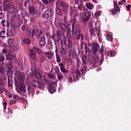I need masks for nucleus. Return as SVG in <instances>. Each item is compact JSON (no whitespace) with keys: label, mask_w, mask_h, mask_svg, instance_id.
Wrapping results in <instances>:
<instances>
[{"label":"nucleus","mask_w":131,"mask_h":131,"mask_svg":"<svg viewBox=\"0 0 131 131\" xmlns=\"http://www.w3.org/2000/svg\"><path fill=\"white\" fill-rule=\"evenodd\" d=\"M105 49V47L102 45L101 49L99 51V53L101 55V59L100 60H99V58L97 56L98 55L96 56L95 57L91 56L88 58V62L94 66H100L102 64L104 59V52Z\"/></svg>","instance_id":"f257e3e1"},{"label":"nucleus","mask_w":131,"mask_h":131,"mask_svg":"<svg viewBox=\"0 0 131 131\" xmlns=\"http://www.w3.org/2000/svg\"><path fill=\"white\" fill-rule=\"evenodd\" d=\"M80 63L78 62L77 63V66L78 68L77 70H75L76 72H73L72 75L74 80H75L77 79L79 80L80 78L81 75L82 74L84 75L86 72V71L84 69H81L79 70L78 68L80 66Z\"/></svg>","instance_id":"f03ea898"},{"label":"nucleus","mask_w":131,"mask_h":131,"mask_svg":"<svg viewBox=\"0 0 131 131\" xmlns=\"http://www.w3.org/2000/svg\"><path fill=\"white\" fill-rule=\"evenodd\" d=\"M14 79L15 81L14 84L15 86H17L16 90L17 91L23 93V96L25 95L26 94H25L26 91L25 89L26 88L25 86L23 84L19 83L15 79Z\"/></svg>","instance_id":"7ed1b4c3"},{"label":"nucleus","mask_w":131,"mask_h":131,"mask_svg":"<svg viewBox=\"0 0 131 131\" xmlns=\"http://www.w3.org/2000/svg\"><path fill=\"white\" fill-rule=\"evenodd\" d=\"M42 17L45 20L49 23L51 19L53 17V15L52 10H46L44 14L42 15Z\"/></svg>","instance_id":"20e7f679"},{"label":"nucleus","mask_w":131,"mask_h":131,"mask_svg":"<svg viewBox=\"0 0 131 131\" xmlns=\"http://www.w3.org/2000/svg\"><path fill=\"white\" fill-rule=\"evenodd\" d=\"M93 46L92 48V51L93 54L95 56L98 55L97 53L98 52L99 53V51L100 49V47L98 44L95 42H93Z\"/></svg>","instance_id":"39448f33"},{"label":"nucleus","mask_w":131,"mask_h":131,"mask_svg":"<svg viewBox=\"0 0 131 131\" xmlns=\"http://www.w3.org/2000/svg\"><path fill=\"white\" fill-rule=\"evenodd\" d=\"M49 90L51 94L54 93L56 91L57 85L55 82H53L49 84Z\"/></svg>","instance_id":"423d86ee"},{"label":"nucleus","mask_w":131,"mask_h":131,"mask_svg":"<svg viewBox=\"0 0 131 131\" xmlns=\"http://www.w3.org/2000/svg\"><path fill=\"white\" fill-rule=\"evenodd\" d=\"M32 84L33 86L35 88H37L41 90H44V87L40 85L39 82L38 81L35 80H32Z\"/></svg>","instance_id":"0eeeda50"},{"label":"nucleus","mask_w":131,"mask_h":131,"mask_svg":"<svg viewBox=\"0 0 131 131\" xmlns=\"http://www.w3.org/2000/svg\"><path fill=\"white\" fill-rule=\"evenodd\" d=\"M57 26L58 28H60L62 30V32H64L67 30V26L65 24L62 23H57Z\"/></svg>","instance_id":"6e6552de"},{"label":"nucleus","mask_w":131,"mask_h":131,"mask_svg":"<svg viewBox=\"0 0 131 131\" xmlns=\"http://www.w3.org/2000/svg\"><path fill=\"white\" fill-rule=\"evenodd\" d=\"M99 23L97 21L96 22L93 21H91L89 23V29H92L96 28L97 27H99Z\"/></svg>","instance_id":"1a4fd4ad"},{"label":"nucleus","mask_w":131,"mask_h":131,"mask_svg":"<svg viewBox=\"0 0 131 131\" xmlns=\"http://www.w3.org/2000/svg\"><path fill=\"white\" fill-rule=\"evenodd\" d=\"M17 77L20 81H23L25 77V75L23 72L18 71L17 72Z\"/></svg>","instance_id":"9d476101"},{"label":"nucleus","mask_w":131,"mask_h":131,"mask_svg":"<svg viewBox=\"0 0 131 131\" xmlns=\"http://www.w3.org/2000/svg\"><path fill=\"white\" fill-rule=\"evenodd\" d=\"M50 36L49 37V39H52L55 43L57 42L58 44H60V38L58 37L55 34H52V36H50V34H49Z\"/></svg>","instance_id":"9b49d317"},{"label":"nucleus","mask_w":131,"mask_h":131,"mask_svg":"<svg viewBox=\"0 0 131 131\" xmlns=\"http://www.w3.org/2000/svg\"><path fill=\"white\" fill-rule=\"evenodd\" d=\"M91 16L90 13L86 12L84 13V16L83 19V23L86 24L87 21L89 20Z\"/></svg>","instance_id":"f8f14e48"},{"label":"nucleus","mask_w":131,"mask_h":131,"mask_svg":"<svg viewBox=\"0 0 131 131\" xmlns=\"http://www.w3.org/2000/svg\"><path fill=\"white\" fill-rule=\"evenodd\" d=\"M27 89L28 94H31L32 95H34V94L35 92V89L32 86V85H27Z\"/></svg>","instance_id":"ddd939ff"},{"label":"nucleus","mask_w":131,"mask_h":131,"mask_svg":"<svg viewBox=\"0 0 131 131\" xmlns=\"http://www.w3.org/2000/svg\"><path fill=\"white\" fill-rule=\"evenodd\" d=\"M38 39H39V46L40 47H42L45 45L46 44L45 38V37L42 36L41 38Z\"/></svg>","instance_id":"4468645a"},{"label":"nucleus","mask_w":131,"mask_h":131,"mask_svg":"<svg viewBox=\"0 0 131 131\" xmlns=\"http://www.w3.org/2000/svg\"><path fill=\"white\" fill-rule=\"evenodd\" d=\"M90 34L92 37V35H97L98 36L99 32V30L97 29V28H94L92 29H90Z\"/></svg>","instance_id":"2eb2a0df"},{"label":"nucleus","mask_w":131,"mask_h":131,"mask_svg":"<svg viewBox=\"0 0 131 131\" xmlns=\"http://www.w3.org/2000/svg\"><path fill=\"white\" fill-rule=\"evenodd\" d=\"M38 79L40 80V81L39 82L40 85L44 88V86L47 83L46 78L42 76L40 78H39Z\"/></svg>","instance_id":"dca6fc26"},{"label":"nucleus","mask_w":131,"mask_h":131,"mask_svg":"<svg viewBox=\"0 0 131 131\" xmlns=\"http://www.w3.org/2000/svg\"><path fill=\"white\" fill-rule=\"evenodd\" d=\"M69 13L70 16H71L72 15L74 14H75V16H76L78 14V11L75 8L71 7L70 9L69 10Z\"/></svg>","instance_id":"f3484780"},{"label":"nucleus","mask_w":131,"mask_h":131,"mask_svg":"<svg viewBox=\"0 0 131 131\" xmlns=\"http://www.w3.org/2000/svg\"><path fill=\"white\" fill-rule=\"evenodd\" d=\"M10 1H3V8L5 9H8L11 4Z\"/></svg>","instance_id":"a211bd4d"},{"label":"nucleus","mask_w":131,"mask_h":131,"mask_svg":"<svg viewBox=\"0 0 131 131\" xmlns=\"http://www.w3.org/2000/svg\"><path fill=\"white\" fill-rule=\"evenodd\" d=\"M42 54L45 57L47 58L48 59H51L52 56L53 55V53L50 51L43 52L42 53Z\"/></svg>","instance_id":"6ab92c4d"},{"label":"nucleus","mask_w":131,"mask_h":131,"mask_svg":"<svg viewBox=\"0 0 131 131\" xmlns=\"http://www.w3.org/2000/svg\"><path fill=\"white\" fill-rule=\"evenodd\" d=\"M104 50L105 55L107 56H109L110 57H113L115 56L116 54L115 51H110L106 52V50L105 47V49Z\"/></svg>","instance_id":"aec40b11"},{"label":"nucleus","mask_w":131,"mask_h":131,"mask_svg":"<svg viewBox=\"0 0 131 131\" xmlns=\"http://www.w3.org/2000/svg\"><path fill=\"white\" fill-rule=\"evenodd\" d=\"M35 35L37 39L41 38L40 36L42 34V32L41 30L36 29L35 30Z\"/></svg>","instance_id":"412c9836"},{"label":"nucleus","mask_w":131,"mask_h":131,"mask_svg":"<svg viewBox=\"0 0 131 131\" xmlns=\"http://www.w3.org/2000/svg\"><path fill=\"white\" fill-rule=\"evenodd\" d=\"M35 30L34 29H30L28 31V34L29 37L32 38L35 33Z\"/></svg>","instance_id":"4be33fe9"},{"label":"nucleus","mask_w":131,"mask_h":131,"mask_svg":"<svg viewBox=\"0 0 131 131\" xmlns=\"http://www.w3.org/2000/svg\"><path fill=\"white\" fill-rule=\"evenodd\" d=\"M34 77L37 79L40 78L41 77V76H42L39 69L36 70H35V71H34Z\"/></svg>","instance_id":"5701e85b"},{"label":"nucleus","mask_w":131,"mask_h":131,"mask_svg":"<svg viewBox=\"0 0 131 131\" xmlns=\"http://www.w3.org/2000/svg\"><path fill=\"white\" fill-rule=\"evenodd\" d=\"M72 23V32L73 31L74 32V28L77 26H78L79 24L77 23L76 20L75 18L73 19L71 21Z\"/></svg>","instance_id":"b1692460"},{"label":"nucleus","mask_w":131,"mask_h":131,"mask_svg":"<svg viewBox=\"0 0 131 131\" xmlns=\"http://www.w3.org/2000/svg\"><path fill=\"white\" fill-rule=\"evenodd\" d=\"M67 43H68V48H71L72 46V43L71 40L69 39L67 40H64V43L66 46H67Z\"/></svg>","instance_id":"393cba45"},{"label":"nucleus","mask_w":131,"mask_h":131,"mask_svg":"<svg viewBox=\"0 0 131 131\" xmlns=\"http://www.w3.org/2000/svg\"><path fill=\"white\" fill-rule=\"evenodd\" d=\"M78 26H79V25L78 26H77L74 28V32L73 31L72 32V34L73 36L75 34L81 33V31L79 29Z\"/></svg>","instance_id":"a878e982"},{"label":"nucleus","mask_w":131,"mask_h":131,"mask_svg":"<svg viewBox=\"0 0 131 131\" xmlns=\"http://www.w3.org/2000/svg\"><path fill=\"white\" fill-rule=\"evenodd\" d=\"M1 23L3 26L6 27H9V23L8 20H5L4 19L2 21Z\"/></svg>","instance_id":"bb28decb"},{"label":"nucleus","mask_w":131,"mask_h":131,"mask_svg":"<svg viewBox=\"0 0 131 131\" xmlns=\"http://www.w3.org/2000/svg\"><path fill=\"white\" fill-rule=\"evenodd\" d=\"M74 37L77 40H79L80 39L82 40L83 38V35L82 33H78L75 34Z\"/></svg>","instance_id":"cd10ccee"},{"label":"nucleus","mask_w":131,"mask_h":131,"mask_svg":"<svg viewBox=\"0 0 131 131\" xmlns=\"http://www.w3.org/2000/svg\"><path fill=\"white\" fill-rule=\"evenodd\" d=\"M13 78L11 76L9 77L8 78V84L9 86H11L13 84V81L12 79Z\"/></svg>","instance_id":"c85d7f7f"},{"label":"nucleus","mask_w":131,"mask_h":131,"mask_svg":"<svg viewBox=\"0 0 131 131\" xmlns=\"http://www.w3.org/2000/svg\"><path fill=\"white\" fill-rule=\"evenodd\" d=\"M21 40L23 43L25 44L29 45L30 43V39L27 38H25L24 39H23L22 38H21Z\"/></svg>","instance_id":"c756f323"},{"label":"nucleus","mask_w":131,"mask_h":131,"mask_svg":"<svg viewBox=\"0 0 131 131\" xmlns=\"http://www.w3.org/2000/svg\"><path fill=\"white\" fill-rule=\"evenodd\" d=\"M59 50V51L61 55H64L66 54L67 51L63 48L60 47Z\"/></svg>","instance_id":"7c9ffc66"},{"label":"nucleus","mask_w":131,"mask_h":131,"mask_svg":"<svg viewBox=\"0 0 131 131\" xmlns=\"http://www.w3.org/2000/svg\"><path fill=\"white\" fill-rule=\"evenodd\" d=\"M69 30H66V35L67 38H69L71 37V32H72V29H71L70 28H68Z\"/></svg>","instance_id":"2f4dec72"},{"label":"nucleus","mask_w":131,"mask_h":131,"mask_svg":"<svg viewBox=\"0 0 131 131\" xmlns=\"http://www.w3.org/2000/svg\"><path fill=\"white\" fill-rule=\"evenodd\" d=\"M59 4L62 7H63L62 9L63 11H64L65 9H67V5L61 2H59Z\"/></svg>","instance_id":"473e14b6"},{"label":"nucleus","mask_w":131,"mask_h":131,"mask_svg":"<svg viewBox=\"0 0 131 131\" xmlns=\"http://www.w3.org/2000/svg\"><path fill=\"white\" fill-rule=\"evenodd\" d=\"M30 54L31 58L33 59H36V56L35 53L31 49L30 50Z\"/></svg>","instance_id":"72a5a7b5"},{"label":"nucleus","mask_w":131,"mask_h":131,"mask_svg":"<svg viewBox=\"0 0 131 131\" xmlns=\"http://www.w3.org/2000/svg\"><path fill=\"white\" fill-rule=\"evenodd\" d=\"M14 30L13 29H10V30L9 32L7 31L6 33V35L7 37H8L9 36H11L14 34Z\"/></svg>","instance_id":"f704fd0d"},{"label":"nucleus","mask_w":131,"mask_h":131,"mask_svg":"<svg viewBox=\"0 0 131 131\" xmlns=\"http://www.w3.org/2000/svg\"><path fill=\"white\" fill-rule=\"evenodd\" d=\"M33 70V68H31L30 72H28L27 73V76L29 78H32L33 77L34 74Z\"/></svg>","instance_id":"c9c22d12"},{"label":"nucleus","mask_w":131,"mask_h":131,"mask_svg":"<svg viewBox=\"0 0 131 131\" xmlns=\"http://www.w3.org/2000/svg\"><path fill=\"white\" fill-rule=\"evenodd\" d=\"M56 35L58 37H59L60 38H61V37L63 34V36H64V32H61V31H57L56 32Z\"/></svg>","instance_id":"e433bc0d"},{"label":"nucleus","mask_w":131,"mask_h":131,"mask_svg":"<svg viewBox=\"0 0 131 131\" xmlns=\"http://www.w3.org/2000/svg\"><path fill=\"white\" fill-rule=\"evenodd\" d=\"M56 13L58 15L62 16V12L61 9L58 7H57L56 8Z\"/></svg>","instance_id":"4c0bfd02"},{"label":"nucleus","mask_w":131,"mask_h":131,"mask_svg":"<svg viewBox=\"0 0 131 131\" xmlns=\"http://www.w3.org/2000/svg\"><path fill=\"white\" fill-rule=\"evenodd\" d=\"M12 61H9L8 64H7L6 65V67L9 70H11L13 67V66L12 65Z\"/></svg>","instance_id":"58836bf2"},{"label":"nucleus","mask_w":131,"mask_h":131,"mask_svg":"<svg viewBox=\"0 0 131 131\" xmlns=\"http://www.w3.org/2000/svg\"><path fill=\"white\" fill-rule=\"evenodd\" d=\"M6 31L5 30H3L0 32V37L1 38H6L5 35Z\"/></svg>","instance_id":"ea45409f"},{"label":"nucleus","mask_w":131,"mask_h":131,"mask_svg":"<svg viewBox=\"0 0 131 131\" xmlns=\"http://www.w3.org/2000/svg\"><path fill=\"white\" fill-rule=\"evenodd\" d=\"M6 71L7 70L3 66H2L0 67V72L1 74H4Z\"/></svg>","instance_id":"a19ab883"},{"label":"nucleus","mask_w":131,"mask_h":131,"mask_svg":"<svg viewBox=\"0 0 131 131\" xmlns=\"http://www.w3.org/2000/svg\"><path fill=\"white\" fill-rule=\"evenodd\" d=\"M33 49L34 51L38 54H40L42 53L41 51L39 48L34 47L33 48Z\"/></svg>","instance_id":"79ce46f5"},{"label":"nucleus","mask_w":131,"mask_h":131,"mask_svg":"<svg viewBox=\"0 0 131 131\" xmlns=\"http://www.w3.org/2000/svg\"><path fill=\"white\" fill-rule=\"evenodd\" d=\"M46 47L48 50H51L52 49V47L51 43H48L46 45Z\"/></svg>","instance_id":"37998d69"},{"label":"nucleus","mask_w":131,"mask_h":131,"mask_svg":"<svg viewBox=\"0 0 131 131\" xmlns=\"http://www.w3.org/2000/svg\"><path fill=\"white\" fill-rule=\"evenodd\" d=\"M111 14L113 15H114L116 14L117 12H119L120 11L118 10L117 9L113 8L110 10Z\"/></svg>","instance_id":"c03bdc74"},{"label":"nucleus","mask_w":131,"mask_h":131,"mask_svg":"<svg viewBox=\"0 0 131 131\" xmlns=\"http://www.w3.org/2000/svg\"><path fill=\"white\" fill-rule=\"evenodd\" d=\"M86 5L87 8L90 9H92L94 8V6L91 5L89 3H87L86 4Z\"/></svg>","instance_id":"a18cd8bd"},{"label":"nucleus","mask_w":131,"mask_h":131,"mask_svg":"<svg viewBox=\"0 0 131 131\" xmlns=\"http://www.w3.org/2000/svg\"><path fill=\"white\" fill-rule=\"evenodd\" d=\"M114 6V9H117L118 11H120V8L118 7L117 2L115 1L113 3Z\"/></svg>","instance_id":"49530a36"},{"label":"nucleus","mask_w":131,"mask_h":131,"mask_svg":"<svg viewBox=\"0 0 131 131\" xmlns=\"http://www.w3.org/2000/svg\"><path fill=\"white\" fill-rule=\"evenodd\" d=\"M80 5L79 4L78 7V9L80 11H82L83 9L82 6L83 3L81 2V1H80Z\"/></svg>","instance_id":"de8ad7c7"},{"label":"nucleus","mask_w":131,"mask_h":131,"mask_svg":"<svg viewBox=\"0 0 131 131\" xmlns=\"http://www.w3.org/2000/svg\"><path fill=\"white\" fill-rule=\"evenodd\" d=\"M87 57L84 56L82 57V61L83 64H85L87 62Z\"/></svg>","instance_id":"09e8293b"},{"label":"nucleus","mask_w":131,"mask_h":131,"mask_svg":"<svg viewBox=\"0 0 131 131\" xmlns=\"http://www.w3.org/2000/svg\"><path fill=\"white\" fill-rule=\"evenodd\" d=\"M29 12L30 14L34 13L35 12V8L34 7H30L29 8Z\"/></svg>","instance_id":"8fccbe9b"},{"label":"nucleus","mask_w":131,"mask_h":131,"mask_svg":"<svg viewBox=\"0 0 131 131\" xmlns=\"http://www.w3.org/2000/svg\"><path fill=\"white\" fill-rule=\"evenodd\" d=\"M106 38L107 40L109 41H111L112 40V36L107 33L106 36Z\"/></svg>","instance_id":"3c124183"},{"label":"nucleus","mask_w":131,"mask_h":131,"mask_svg":"<svg viewBox=\"0 0 131 131\" xmlns=\"http://www.w3.org/2000/svg\"><path fill=\"white\" fill-rule=\"evenodd\" d=\"M101 11H99L95 13L94 14V15L96 18H97L101 15Z\"/></svg>","instance_id":"603ef678"},{"label":"nucleus","mask_w":131,"mask_h":131,"mask_svg":"<svg viewBox=\"0 0 131 131\" xmlns=\"http://www.w3.org/2000/svg\"><path fill=\"white\" fill-rule=\"evenodd\" d=\"M7 58L10 61H11V60H13L14 58V56L9 54H8V55L7 56Z\"/></svg>","instance_id":"864d4df0"},{"label":"nucleus","mask_w":131,"mask_h":131,"mask_svg":"<svg viewBox=\"0 0 131 131\" xmlns=\"http://www.w3.org/2000/svg\"><path fill=\"white\" fill-rule=\"evenodd\" d=\"M61 74L62 73L60 72L57 74L58 78L59 80H60L63 78V77Z\"/></svg>","instance_id":"5fc2aeb1"},{"label":"nucleus","mask_w":131,"mask_h":131,"mask_svg":"<svg viewBox=\"0 0 131 131\" xmlns=\"http://www.w3.org/2000/svg\"><path fill=\"white\" fill-rule=\"evenodd\" d=\"M16 11V10L15 8L13 7H11L9 10V12L10 13H13Z\"/></svg>","instance_id":"6e6d98bb"},{"label":"nucleus","mask_w":131,"mask_h":131,"mask_svg":"<svg viewBox=\"0 0 131 131\" xmlns=\"http://www.w3.org/2000/svg\"><path fill=\"white\" fill-rule=\"evenodd\" d=\"M40 61L41 63H42L45 61V58L42 55H41L39 58Z\"/></svg>","instance_id":"4d7b16f0"},{"label":"nucleus","mask_w":131,"mask_h":131,"mask_svg":"<svg viewBox=\"0 0 131 131\" xmlns=\"http://www.w3.org/2000/svg\"><path fill=\"white\" fill-rule=\"evenodd\" d=\"M14 41V39H9L8 41V43L9 45H11L13 43Z\"/></svg>","instance_id":"13d9d810"},{"label":"nucleus","mask_w":131,"mask_h":131,"mask_svg":"<svg viewBox=\"0 0 131 131\" xmlns=\"http://www.w3.org/2000/svg\"><path fill=\"white\" fill-rule=\"evenodd\" d=\"M85 52L86 53H87V52L88 53V55L89 54V52L90 51V49L88 47L87 44L86 43V46H85ZM87 54V53L86 54Z\"/></svg>","instance_id":"bf43d9fd"},{"label":"nucleus","mask_w":131,"mask_h":131,"mask_svg":"<svg viewBox=\"0 0 131 131\" xmlns=\"http://www.w3.org/2000/svg\"><path fill=\"white\" fill-rule=\"evenodd\" d=\"M60 69L61 71L63 73H67L68 72V71L65 69L64 67L61 68Z\"/></svg>","instance_id":"052dcab7"},{"label":"nucleus","mask_w":131,"mask_h":131,"mask_svg":"<svg viewBox=\"0 0 131 131\" xmlns=\"http://www.w3.org/2000/svg\"><path fill=\"white\" fill-rule=\"evenodd\" d=\"M21 22H24V24H25L27 22V20L25 19V16H23L21 17Z\"/></svg>","instance_id":"680f3d73"},{"label":"nucleus","mask_w":131,"mask_h":131,"mask_svg":"<svg viewBox=\"0 0 131 131\" xmlns=\"http://www.w3.org/2000/svg\"><path fill=\"white\" fill-rule=\"evenodd\" d=\"M40 15V14L38 12L35 13L33 14L32 16L34 18H35L39 17Z\"/></svg>","instance_id":"e2e57ef3"},{"label":"nucleus","mask_w":131,"mask_h":131,"mask_svg":"<svg viewBox=\"0 0 131 131\" xmlns=\"http://www.w3.org/2000/svg\"><path fill=\"white\" fill-rule=\"evenodd\" d=\"M54 70L55 71V72L57 74L61 72L60 71L59 68L57 67H56L54 68Z\"/></svg>","instance_id":"0e129e2a"},{"label":"nucleus","mask_w":131,"mask_h":131,"mask_svg":"<svg viewBox=\"0 0 131 131\" xmlns=\"http://www.w3.org/2000/svg\"><path fill=\"white\" fill-rule=\"evenodd\" d=\"M37 67V65L36 64V63H34L32 64V67H31V68H33V69H34V71H35V70H39V69H38L37 68H36Z\"/></svg>","instance_id":"69168bd1"},{"label":"nucleus","mask_w":131,"mask_h":131,"mask_svg":"<svg viewBox=\"0 0 131 131\" xmlns=\"http://www.w3.org/2000/svg\"><path fill=\"white\" fill-rule=\"evenodd\" d=\"M85 46H86V43L84 42H83L82 43L81 45V49L83 48H85Z\"/></svg>","instance_id":"338daca9"},{"label":"nucleus","mask_w":131,"mask_h":131,"mask_svg":"<svg viewBox=\"0 0 131 131\" xmlns=\"http://www.w3.org/2000/svg\"><path fill=\"white\" fill-rule=\"evenodd\" d=\"M5 58L3 56L2 54L0 53V62L2 61L3 62Z\"/></svg>","instance_id":"774afa93"}]
</instances>
